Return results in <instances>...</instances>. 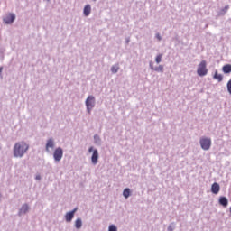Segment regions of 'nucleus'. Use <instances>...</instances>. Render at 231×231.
<instances>
[{
  "label": "nucleus",
  "mask_w": 231,
  "mask_h": 231,
  "mask_svg": "<svg viewBox=\"0 0 231 231\" xmlns=\"http://www.w3.org/2000/svg\"><path fill=\"white\" fill-rule=\"evenodd\" d=\"M83 14L85 17H89V14H91V5H87L83 9Z\"/></svg>",
  "instance_id": "nucleus-11"
},
{
  "label": "nucleus",
  "mask_w": 231,
  "mask_h": 231,
  "mask_svg": "<svg viewBox=\"0 0 231 231\" xmlns=\"http://www.w3.org/2000/svg\"><path fill=\"white\" fill-rule=\"evenodd\" d=\"M2 73H3V67H0V77H1Z\"/></svg>",
  "instance_id": "nucleus-28"
},
{
  "label": "nucleus",
  "mask_w": 231,
  "mask_h": 231,
  "mask_svg": "<svg viewBox=\"0 0 231 231\" xmlns=\"http://www.w3.org/2000/svg\"><path fill=\"white\" fill-rule=\"evenodd\" d=\"M28 149H30V145L26 142H18L13 148V156L14 158H23L28 152Z\"/></svg>",
  "instance_id": "nucleus-1"
},
{
  "label": "nucleus",
  "mask_w": 231,
  "mask_h": 231,
  "mask_svg": "<svg viewBox=\"0 0 231 231\" xmlns=\"http://www.w3.org/2000/svg\"><path fill=\"white\" fill-rule=\"evenodd\" d=\"M91 162L93 163V165H97V163H98V150L97 149L93 151L91 156Z\"/></svg>",
  "instance_id": "nucleus-9"
},
{
  "label": "nucleus",
  "mask_w": 231,
  "mask_h": 231,
  "mask_svg": "<svg viewBox=\"0 0 231 231\" xmlns=\"http://www.w3.org/2000/svg\"><path fill=\"white\" fill-rule=\"evenodd\" d=\"M149 66H150V69L154 71V69H156V67H154V64L152 63V61H150L149 62Z\"/></svg>",
  "instance_id": "nucleus-25"
},
{
  "label": "nucleus",
  "mask_w": 231,
  "mask_h": 231,
  "mask_svg": "<svg viewBox=\"0 0 231 231\" xmlns=\"http://www.w3.org/2000/svg\"><path fill=\"white\" fill-rule=\"evenodd\" d=\"M230 10V5H226L224 8L220 9L218 15H225Z\"/></svg>",
  "instance_id": "nucleus-15"
},
{
  "label": "nucleus",
  "mask_w": 231,
  "mask_h": 231,
  "mask_svg": "<svg viewBox=\"0 0 231 231\" xmlns=\"http://www.w3.org/2000/svg\"><path fill=\"white\" fill-rule=\"evenodd\" d=\"M94 143L96 145H102V139L100 138L99 134H95L94 135Z\"/></svg>",
  "instance_id": "nucleus-13"
},
{
  "label": "nucleus",
  "mask_w": 231,
  "mask_h": 231,
  "mask_svg": "<svg viewBox=\"0 0 231 231\" xmlns=\"http://www.w3.org/2000/svg\"><path fill=\"white\" fill-rule=\"evenodd\" d=\"M126 43L129 44V39L126 40Z\"/></svg>",
  "instance_id": "nucleus-30"
},
{
  "label": "nucleus",
  "mask_w": 231,
  "mask_h": 231,
  "mask_svg": "<svg viewBox=\"0 0 231 231\" xmlns=\"http://www.w3.org/2000/svg\"><path fill=\"white\" fill-rule=\"evenodd\" d=\"M62 156H64V150L60 147H58L53 152V159L55 162H60L62 160Z\"/></svg>",
  "instance_id": "nucleus-6"
},
{
  "label": "nucleus",
  "mask_w": 231,
  "mask_h": 231,
  "mask_svg": "<svg viewBox=\"0 0 231 231\" xmlns=\"http://www.w3.org/2000/svg\"><path fill=\"white\" fill-rule=\"evenodd\" d=\"M219 205H222V207H228V199L226 197H220Z\"/></svg>",
  "instance_id": "nucleus-12"
},
{
  "label": "nucleus",
  "mask_w": 231,
  "mask_h": 231,
  "mask_svg": "<svg viewBox=\"0 0 231 231\" xmlns=\"http://www.w3.org/2000/svg\"><path fill=\"white\" fill-rule=\"evenodd\" d=\"M220 187H219V184H217V182H215L212 184L211 186V192L213 194H219V190H220Z\"/></svg>",
  "instance_id": "nucleus-10"
},
{
  "label": "nucleus",
  "mask_w": 231,
  "mask_h": 231,
  "mask_svg": "<svg viewBox=\"0 0 231 231\" xmlns=\"http://www.w3.org/2000/svg\"><path fill=\"white\" fill-rule=\"evenodd\" d=\"M75 227L76 228H82V219L80 218H78L76 221H75Z\"/></svg>",
  "instance_id": "nucleus-19"
},
{
  "label": "nucleus",
  "mask_w": 231,
  "mask_h": 231,
  "mask_svg": "<svg viewBox=\"0 0 231 231\" xmlns=\"http://www.w3.org/2000/svg\"><path fill=\"white\" fill-rule=\"evenodd\" d=\"M222 71H224V73L226 74L231 73V65L230 64L224 65L222 68Z\"/></svg>",
  "instance_id": "nucleus-16"
},
{
  "label": "nucleus",
  "mask_w": 231,
  "mask_h": 231,
  "mask_svg": "<svg viewBox=\"0 0 231 231\" xmlns=\"http://www.w3.org/2000/svg\"><path fill=\"white\" fill-rule=\"evenodd\" d=\"M3 21L5 24H14L15 21V14L10 13L3 19Z\"/></svg>",
  "instance_id": "nucleus-7"
},
{
  "label": "nucleus",
  "mask_w": 231,
  "mask_h": 231,
  "mask_svg": "<svg viewBox=\"0 0 231 231\" xmlns=\"http://www.w3.org/2000/svg\"><path fill=\"white\" fill-rule=\"evenodd\" d=\"M96 105H97V99L95 98V96L89 95L85 101L87 113L88 115H91V111H93V108L95 107Z\"/></svg>",
  "instance_id": "nucleus-2"
},
{
  "label": "nucleus",
  "mask_w": 231,
  "mask_h": 231,
  "mask_svg": "<svg viewBox=\"0 0 231 231\" xmlns=\"http://www.w3.org/2000/svg\"><path fill=\"white\" fill-rule=\"evenodd\" d=\"M36 180H41V176H36Z\"/></svg>",
  "instance_id": "nucleus-29"
},
{
  "label": "nucleus",
  "mask_w": 231,
  "mask_h": 231,
  "mask_svg": "<svg viewBox=\"0 0 231 231\" xmlns=\"http://www.w3.org/2000/svg\"><path fill=\"white\" fill-rule=\"evenodd\" d=\"M93 151H95V150L93 149V146H91V147L88 149V152H93Z\"/></svg>",
  "instance_id": "nucleus-27"
},
{
  "label": "nucleus",
  "mask_w": 231,
  "mask_h": 231,
  "mask_svg": "<svg viewBox=\"0 0 231 231\" xmlns=\"http://www.w3.org/2000/svg\"><path fill=\"white\" fill-rule=\"evenodd\" d=\"M162 59H163V54L161 53V54H158L155 58V62L156 64H160V62H162Z\"/></svg>",
  "instance_id": "nucleus-21"
},
{
  "label": "nucleus",
  "mask_w": 231,
  "mask_h": 231,
  "mask_svg": "<svg viewBox=\"0 0 231 231\" xmlns=\"http://www.w3.org/2000/svg\"><path fill=\"white\" fill-rule=\"evenodd\" d=\"M197 73L199 77H205L207 73H208V69H207V61L202 60L199 65L197 69Z\"/></svg>",
  "instance_id": "nucleus-3"
},
{
  "label": "nucleus",
  "mask_w": 231,
  "mask_h": 231,
  "mask_svg": "<svg viewBox=\"0 0 231 231\" xmlns=\"http://www.w3.org/2000/svg\"><path fill=\"white\" fill-rule=\"evenodd\" d=\"M154 71L157 73H163V65H159L158 67H155Z\"/></svg>",
  "instance_id": "nucleus-22"
},
{
  "label": "nucleus",
  "mask_w": 231,
  "mask_h": 231,
  "mask_svg": "<svg viewBox=\"0 0 231 231\" xmlns=\"http://www.w3.org/2000/svg\"><path fill=\"white\" fill-rule=\"evenodd\" d=\"M120 70V65L117 63V64H115V65H113L112 67H111V69H110V71L112 72V73H118V71Z\"/></svg>",
  "instance_id": "nucleus-14"
},
{
  "label": "nucleus",
  "mask_w": 231,
  "mask_h": 231,
  "mask_svg": "<svg viewBox=\"0 0 231 231\" xmlns=\"http://www.w3.org/2000/svg\"><path fill=\"white\" fill-rule=\"evenodd\" d=\"M93 1H97V0H93Z\"/></svg>",
  "instance_id": "nucleus-31"
},
{
  "label": "nucleus",
  "mask_w": 231,
  "mask_h": 231,
  "mask_svg": "<svg viewBox=\"0 0 231 231\" xmlns=\"http://www.w3.org/2000/svg\"><path fill=\"white\" fill-rule=\"evenodd\" d=\"M155 37L158 41H162V35L160 33H156Z\"/></svg>",
  "instance_id": "nucleus-26"
},
{
  "label": "nucleus",
  "mask_w": 231,
  "mask_h": 231,
  "mask_svg": "<svg viewBox=\"0 0 231 231\" xmlns=\"http://www.w3.org/2000/svg\"><path fill=\"white\" fill-rule=\"evenodd\" d=\"M200 147L203 151H208L212 147V140L208 137H201L199 140Z\"/></svg>",
  "instance_id": "nucleus-4"
},
{
  "label": "nucleus",
  "mask_w": 231,
  "mask_h": 231,
  "mask_svg": "<svg viewBox=\"0 0 231 231\" xmlns=\"http://www.w3.org/2000/svg\"><path fill=\"white\" fill-rule=\"evenodd\" d=\"M108 231H118V229L116 228V226L110 225L108 227Z\"/></svg>",
  "instance_id": "nucleus-23"
},
{
  "label": "nucleus",
  "mask_w": 231,
  "mask_h": 231,
  "mask_svg": "<svg viewBox=\"0 0 231 231\" xmlns=\"http://www.w3.org/2000/svg\"><path fill=\"white\" fill-rule=\"evenodd\" d=\"M123 196L124 198H125V199H127V198L131 196V189L129 188L125 189V190L123 191Z\"/></svg>",
  "instance_id": "nucleus-18"
},
{
  "label": "nucleus",
  "mask_w": 231,
  "mask_h": 231,
  "mask_svg": "<svg viewBox=\"0 0 231 231\" xmlns=\"http://www.w3.org/2000/svg\"><path fill=\"white\" fill-rule=\"evenodd\" d=\"M213 79H215V80H218V82H222L223 81V75L217 73V70L215 72Z\"/></svg>",
  "instance_id": "nucleus-17"
},
{
  "label": "nucleus",
  "mask_w": 231,
  "mask_h": 231,
  "mask_svg": "<svg viewBox=\"0 0 231 231\" xmlns=\"http://www.w3.org/2000/svg\"><path fill=\"white\" fill-rule=\"evenodd\" d=\"M75 212H77V208H74L72 211L68 212L65 215V219H66L67 223H70V221L73 219V217H75Z\"/></svg>",
  "instance_id": "nucleus-8"
},
{
  "label": "nucleus",
  "mask_w": 231,
  "mask_h": 231,
  "mask_svg": "<svg viewBox=\"0 0 231 231\" xmlns=\"http://www.w3.org/2000/svg\"><path fill=\"white\" fill-rule=\"evenodd\" d=\"M227 91L231 95V79L227 82Z\"/></svg>",
  "instance_id": "nucleus-24"
},
{
  "label": "nucleus",
  "mask_w": 231,
  "mask_h": 231,
  "mask_svg": "<svg viewBox=\"0 0 231 231\" xmlns=\"http://www.w3.org/2000/svg\"><path fill=\"white\" fill-rule=\"evenodd\" d=\"M45 151L48 154H51V152L55 151V139H53V137H50L49 139H47L45 144Z\"/></svg>",
  "instance_id": "nucleus-5"
},
{
  "label": "nucleus",
  "mask_w": 231,
  "mask_h": 231,
  "mask_svg": "<svg viewBox=\"0 0 231 231\" xmlns=\"http://www.w3.org/2000/svg\"><path fill=\"white\" fill-rule=\"evenodd\" d=\"M28 210H29L28 205L25 204L20 209V214H26V212H28Z\"/></svg>",
  "instance_id": "nucleus-20"
}]
</instances>
